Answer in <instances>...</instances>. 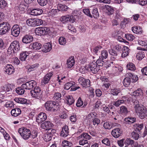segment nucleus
Returning <instances> with one entry per match:
<instances>
[{
  "mask_svg": "<svg viewBox=\"0 0 147 147\" xmlns=\"http://www.w3.org/2000/svg\"><path fill=\"white\" fill-rule=\"evenodd\" d=\"M123 48L121 55L122 57L124 58L128 55L129 49L128 47L124 46H123Z\"/></svg>",
  "mask_w": 147,
  "mask_h": 147,
  "instance_id": "473e14b6",
  "label": "nucleus"
},
{
  "mask_svg": "<svg viewBox=\"0 0 147 147\" xmlns=\"http://www.w3.org/2000/svg\"><path fill=\"white\" fill-rule=\"evenodd\" d=\"M125 37L126 39L128 40L132 41L135 38V37L132 34H125Z\"/></svg>",
  "mask_w": 147,
  "mask_h": 147,
  "instance_id": "5fc2aeb1",
  "label": "nucleus"
},
{
  "mask_svg": "<svg viewBox=\"0 0 147 147\" xmlns=\"http://www.w3.org/2000/svg\"><path fill=\"white\" fill-rule=\"evenodd\" d=\"M50 29L48 27H39L35 30V33L37 35H45L50 33Z\"/></svg>",
  "mask_w": 147,
  "mask_h": 147,
  "instance_id": "0eeeda50",
  "label": "nucleus"
},
{
  "mask_svg": "<svg viewBox=\"0 0 147 147\" xmlns=\"http://www.w3.org/2000/svg\"><path fill=\"white\" fill-rule=\"evenodd\" d=\"M27 7L22 4H20L17 7V9L18 12L20 13H23L25 9H26Z\"/></svg>",
  "mask_w": 147,
  "mask_h": 147,
  "instance_id": "f704fd0d",
  "label": "nucleus"
},
{
  "mask_svg": "<svg viewBox=\"0 0 147 147\" xmlns=\"http://www.w3.org/2000/svg\"><path fill=\"white\" fill-rule=\"evenodd\" d=\"M101 55V56H100V57L103 59H106L108 57V53L107 50H104L102 51Z\"/></svg>",
  "mask_w": 147,
  "mask_h": 147,
  "instance_id": "09e8293b",
  "label": "nucleus"
},
{
  "mask_svg": "<svg viewBox=\"0 0 147 147\" xmlns=\"http://www.w3.org/2000/svg\"><path fill=\"white\" fill-rule=\"evenodd\" d=\"M47 116L45 113L42 112L40 113L36 118V121L39 123H41L46 120Z\"/></svg>",
  "mask_w": 147,
  "mask_h": 147,
  "instance_id": "dca6fc26",
  "label": "nucleus"
},
{
  "mask_svg": "<svg viewBox=\"0 0 147 147\" xmlns=\"http://www.w3.org/2000/svg\"><path fill=\"white\" fill-rule=\"evenodd\" d=\"M131 135L133 138L136 140H138L139 137V134L135 130L131 133Z\"/></svg>",
  "mask_w": 147,
  "mask_h": 147,
  "instance_id": "603ef678",
  "label": "nucleus"
},
{
  "mask_svg": "<svg viewBox=\"0 0 147 147\" xmlns=\"http://www.w3.org/2000/svg\"><path fill=\"white\" fill-rule=\"evenodd\" d=\"M122 131L120 129L117 128L113 129L111 131V134L114 138H117L119 137L121 135Z\"/></svg>",
  "mask_w": 147,
  "mask_h": 147,
  "instance_id": "aec40b11",
  "label": "nucleus"
},
{
  "mask_svg": "<svg viewBox=\"0 0 147 147\" xmlns=\"http://www.w3.org/2000/svg\"><path fill=\"white\" fill-rule=\"evenodd\" d=\"M125 143L128 145H131L132 147H134L135 141L130 138H127L125 141Z\"/></svg>",
  "mask_w": 147,
  "mask_h": 147,
  "instance_id": "a19ab883",
  "label": "nucleus"
},
{
  "mask_svg": "<svg viewBox=\"0 0 147 147\" xmlns=\"http://www.w3.org/2000/svg\"><path fill=\"white\" fill-rule=\"evenodd\" d=\"M26 23L28 26L34 27L41 25L43 24V22L40 19H29L26 20Z\"/></svg>",
  "mask_w": 147,
  "mask_h": 147,
  "instance_id": "39448f33",
  "label": "nucleus"
},
{
  "mask_svg": "<svg viewBox=\"0 0 147 147\" xmlns=\"http://www.w3.org/2000/svg\"><path fill=\"white\" fill-rule=\"evenodd\" d=\"M30 47L31 49L36 50L40 49L42 47L41 44L38 42H35L30 44Z\"/></svg>",
  "mask_w": 147,
  "mask_h": 147,
  "instance_id": "5701e85b",
  "label": "nucleus"
},
{
  "mask_svg": "<svg viewBox=\"0 0 147 147\" xmlns=\"http://www.w3.org/2000/svg\"><path fill=\"white\" fill-rule=\"evenodd\" d=\"M120 112L121 114L125 115L128 113L129 111L125 106H122L120 107Z\"/></svg>",
  "mask_w": 147,
  "mask_h": 147,
  "instance_id": "4c0bfd02",
  "label": "nucleus"
},
{
  "mask_svg": "<svg viewBox=\"0 0 147 147\" xmlns=\"http://www.w3.org/2000/svg\"><path fill=\"white\" fill-rule=\"evenodd\" d=\"M66 102L67 105H70L74 103V100L72 96L68 95L66 96Z\"/></svg>",
  "mask_w": 147,
  "mask_h": 147,
  "instance_id": "c756f323",
  "label": "nucleus"
},
{
  "mask_svg": "<svg viewBox=\"0 0 147 147\" xmlns=\"http://www.w3.org/2000/svg\"><path fill=\"white\" fill-rule=\"evenodd\" d=\"M36 82L34 80H32L23 84L22 85V86L25 89L30 90L33 87H36Z\"/></svg>",
  "mask_w": 147,
  "mask_h": 147,
  "instance_id": "9d476101",
  "label": "nucleus"
},
{
  "mask_svg": "<svg viewBox=\"0 0 147 147\" xmlns=\"http://www.w3.org/2000/svg\"><path fill=\"white\" fill-rule=\"evenodd\" d=\"M93 125H96L99 124L100 122V120L94 117L92 119Z\"/></svg>",
  "mask_w": 147,
  "mask_h": 147,
  "instance_id": "0e129e2a",
  "label": "nucleus"
},
{
  "mask_svg": "<svg viewBox=\"0 0 147 147\" xmlns=\"http://www.w3.org/2000/svg\"><path fill=\"white\" fill-rule=\"evenodd\" d=\"M67 27L69 30H70L71 32H76V30L72 25L69 24Z\"/></svg>",
  "mask_w": 147,
  "mask_h": 147,
  "instance_id": "69168bd1",
  "label": "nucleus"
},
{
  "mask_svg": "<svg viewBox=\"0 0 147 147\" xmlns=\"http://www.w3.org/2000/svg\"><path fill=\"white\" fill-rule=\"evenodd\" d=\"M79 143L80 145L82 146L88 144L87 140L84 139L80 140L79 141Z\"/></svg>",
  "mask_w": 147,
  "mask_h": 147,
  "instance_id": "338daca9",
  "label": "nucleus"
},
{
  "mask_svg": "<svg viewBox=\"0 0 147 147\" xmlns=\"http://www.w3.org/2000/svg\"><path fill=\"white\" fill-rule=\"evenodd\" d=\"M54 126L53 123L50 121H45L41 125V127L42 129L46 130H48Z\"/></svg>",
  "mask_w": 147,
  "mask_h": 147,
  "instance_id": "2eb2a0df",
  "label": "nucleus"
},
{
  "mask_svg": "<svg viewBox=\"0 0 147 147\" xmlns=\"http://www.w3.org/2000/svg\"><path fill=\"white\" fill-rule=\"evenodd\" d=\"M53 75L52 72H49L47 74L41 81L42 84H47Z\"/></svg>",
  "mask_w": 147,
  "mask_h": 147,
  "instance_id": "f3484780",
  "label": "nucleus"
},
{
  "mask_svg": "<svg viewBox=\"0 0 147 147\" xmlns=\"http://www.w3.org/2000/svg\"><path fill=\"white\" fill-rule=\"evenodd\" d=\"M37 1L41 6L46 5L48 2L47 0H37Z\"/></svg>",
  "mask_w": 147,
  "mask_h": 147,
  "instance_id": "680f3d73",
  "label": "nucleus"
},
{
  "mask_svg": "<svg viewBox=\"0 0 147 147\" xmlns=\"http://www.w3.org/2000/svg\"><path fill=\"white\" fill-rule=\"evenodd\" d=\"M75 83L73 82H68L66 83L65 85V89L67 90L69 89L70 88V91H75L80 88L79 86L76 87Z\"/></svg>",
  "mask_w": 147,
  "mask_h": 147,
  "instance_id": "9b49d317",
  "label": "nucleus"
},
{
  "mask_svg": "<svg viewBox=\"0 0 147 147\" xmlns=\"http://www.w3.org/2000/svg\"><path fill=\"white\" fill-rule=\"evenodd\" d=\"M58 9H53L50 11L49 12V14L53 16H56L59 12Z\"/></svg>",
  "mask_w": 147,
  "mask_h": 147,
  "instance_id": "de8ad7c7",
  "label": "nucleus"
},
{
  "mask_svg": "<svg viewBox=\"0 0 147 147\" xmlns=\"http://www.w3.org/2000/svg\"><path fill=\"white\" fill-rule=\"evenodd\" d=\"M44 106L47 111L51 112L56 111L59 108L54 101L51 100L47 101L45 104Z\"/></svg>",
  "mask_w": 147,
  "mask_h": 147,
  "instance_id": "f03ea898",
  "label": "nucleus"
},
{
  "mask_svg": "<svg viewBox=\"0 0 147 147\" xmlns=\"http://www.w3.org/2000/svg\"><path fill=\"white\" fill-rule=\"evenodd\" d=\"M20 49L19 42L15 40L11 42L9 47L7 51L10 53H16Z\"/></svg>",
  "mask_w": 147,
  "mask_h": 147,
  "instance_id": "20e7f679",
  "label": "nucleus"
},
{
  "mask_svg": "<svg viewBox=\"0 0 147 147\" xmlns=\"http://www.w3.org/2000/svg\"><path fill=\"white\" fill-rule=\"evenodd\" d=\"M121 92L119 88H114L111 90L110 92L111 94L114 96H117Z\"/></svg>",
  "mask_w": 147,
  "mask_h": 147,
  "instance_id": "79ce46f5",
  "label": "nucleus"
},
{
  "mask_svg": "<svg viewBox=\"0 0 147 147\" xmlns=\"http://www.w3.org/2000/svg\"><path fill=\"white\" fill-rule=\"evenodd\" d=\"M117 125V124L113 123L111 121H107L104 123L103 127L106 129H110L116 126Z\"/></svg>",
  "mask_w": 147,
  "mask_h": 147,
  "instance_id": "6ab92c4d",
  "label": "nucleus"
},
{
  "mask_svg": "<svg viewBox=\"0 0 147 147\" xmlns=\"http://www.w3.org/2000/svg\"><path fill=\"white\" fill-rule=\"evenodd\" d=\"M134 109L136 113L139 114V117L141 119H143L147 116V110L144 107L137 104L135 106Z\"/></svg>",
  "mask_w": 147,
  "mask_h": 147,
  "instance_id": "f257e3e1",
  "label": "nucleus"
},
{
  "mask_svg": "<svg viewBox=\"0 0 147 147\" xmlns=\"http://www.w3.org/2000/svg\"><path fill=\"white\" fill-rule=\"evenodd\" d=\"M120 32L117 30H115L113 32L112 34V36L115 37H120L121 35V34H120Z\"/></svg>",
  "mask_w": 147,
  "mask_h": 147,
  "instance_id": "052dcab7",
  "label": "nucleus"
},
{
  "mask_svg": "<svg viewBox=\"0 0 147 147\" xmlns=\"http://www.w3.org/2000/svg\"><path fill=\"white\" fill-rule=\"evenodd\" d=\"M18 132L20 134L22 137L25 140H28L31 135L30 130L24 127L19 128L18 130Z\"/></svg>",
  "mask_w": 147,
  "mask_h": 147,
  "instance_id": "7ed1b4c3",
  "label": "nucleus"
},
{
  "mask_svg": "<svg viewBox=\"0 0 147 147\" xmlns=\"http://www.w3.org/2000/svg\"><path fill=\"white\" fill-rule=\"evenodd\" d=\"M7 6L6 2L4 0H0V8L3 9Z\"/></svg>",
  "mask_w": 147,
  "mask_h": 147,
  "instance_id": "6e6d98bb",
  "label": "nucleus"
},
{
  "mask_svg": "<svg viewBox=\"0 0 147 147\" xmlns=\"http://www.w3.org/2000/svg\"><path fill=\"white\" fill-rule=\"evenodd\" d=\"M57 8L58 9L59 11H67L68 7L65 5L59 4L57 5Z\"/></svg>",
  "mask_w": 147,
  "mask_h": 147,
  "instance_id": "e433bc0d",
  "label": "nucleus"
},
{
  "mask_svg": "<svg viewBox=\"0 0 147 147\" xmlns=\"http://www.w3.org/2000/svg\"><path fill=\"white\" fill-rule=\"evenodd\" d=\"M15 87V85L13 84H8L7 85H5L3 87L5 89L4 90L7 92L11 91Z\"/></svg>",
  "mask_w": 147,
  "mask_h": 147,
  "instance_id": "c85d7f7f",
  "label": "nucleus"
},
{
  "mask_svg": "<svg viewBox=\"0 0 147 147\" xmlns=\"http://www.w3.org/2000/svg\"><path fill=\"white\" fill-rule=\"evenodd\" d=\"M21 86V87H19L16 88V91L18 94L22 95L24 93L25 90Z\"/></svg>",
  "mask_w": 147,
  "mask_h": 147,
  "instance_id": "37998d69",
  "label": "nucleus"
},
{
  "mask_svg": "<svg viewBox=\"0 0 147 147\" xmlns=\"http://www.w3.org/2000/svg\"><path fill=\"white\" fill-rule=\"evenodd\" d=\"M31 95L36 99H40L42 96V92L38 87H35L34 90L30 91Z\"/></svg>",
  "mask_w": 147,
  "mask_h": 147,
  "instance_id": "423d86ee",
  "label": "nucleus"
},
{
  "mask_svg": "<svg viewBox=\"0 0 147 147\" xmlns=\"http://www.w3.org/2000/svg\"><path fill=\"white\" fill-rule=\"evenodd\" d=\"M59 42L60 45H64L66 43V40L64 37H60L59 39Z\"/></svg>",
  "mask_w": 147,
  "mask_h": 147,
  "instance_id": "8fccbe9b",
  "label": "nucleus"
},
{
  "mask_svg": "<svg viewBox=\"0 0 147 147\" xmlns=\"http://www.w3.org/2000/svg\"><path fill=\"white\" fill-rule=\"evenodd\" d=\"M78 81L79 83L84 87H89L90 86V81L88 79H86L82 77H80Z\"/></svg>",
  "mask_w": 147,
  "mask_h": 147,
  "instance_id": "f8f14e48",
  "label": "nucleus"
},
{
  "mask_svg": "<svg viewBox=\"0 0 147 147\" xmlns=\"http://www.w3.org/2000/svg\"><path fill=\"white\" fill-rule=\"evenodd\" d=\"M97 66L95 62H92L89 65L90 71L94 74L96 73L100 70V67Z\"/></svg>",
  "mask_w": 147,
  "mask_h": 147,
  "instance_id": "ddd939ff",
  "label": "nucleus"
},
{
  "mask_svg": "<svg viewBox=\"0 0 147 147\" xmlns=\"http://www.w3.org/2000/svg\"><path fill=\"white\" fill-rule=\"evenodd\" d=\"M11 26L9 23L4 22L0 24V35L7 33L10 30Z\"/></svg>",
  "mask_w": 147,
  "mask_h": 147,
  "instance_id": "6e6552de",
  "label": "nucleus"
},
{
  "mask_svg": "<svg viewBox=\"0 0 147 147\" xmlns=\"http://www.w3.org/2000/svg\"><path fill=\"white\" fill-rule=\"evenodd\" d=\"M75 61L74 58H71L68 59L67 61V67L71 68L74 64Z\"/></svg>",
  "mask_w": 147,
  "mask_h": 147,
  "instance_id": "2f4dec72",
  "label": "nucleus"
},
{
  "mask_svg": "<svg viewBox=\"0 0 147 147\" xmlns=\"http://www.w3.org/2000/svg\"><path fill=\"white\" fill-rule=\"evenodd\" d=\"M145 53L142 51H140L136 55V57L138 60L142 59L145 57Z\"/></svg>",
  "mask_w": 147,
  "mask_h": 147,
  "instance_id": "ea45409f",
  "label": "nucleus"
},
{
  "mask_svg": "<svg viewBox=\"0 0 147 147\" xmlns=\"http://www.w3.org/2000/svg\"><path fill=\"white\" fill-rule=\"evenodd\" d=\"M5 69V71L8 74H11L14 72V67L11 65H7Z\"/></svg>",
  "mask_w": 147,
  "mask_h": 147,
  "instance_id": "a878e982",
  "label": "nucleus"
},
{
  "mask_svg": "<svg viewBox=\"0 0 147 147\" xmlns=\"http://www.w3.org/2000/svg\"><path fill=\"white\" fill-rule=\"evenodd\" d=\"M131 80L129 78L126 77L124 79L123 82V83L124 86L125 87H127L130 85Z\"/></svg>",
  "mask_w": 147,
  "mask_h": 147,
  "instance_id": "49530a36",
  "label": "nucleus"
},
{
  "mask_svg": "<svg viewBox=\"0 0 147 147\" xmlns=\"http://www.w3.org/2000/svg\"><path fill=\"white\" fill-rule=\"evenodd\" d=\"M109 52L111 55V59L112 61H114L117 58V53L114 49H110L109 50Z\"/></svg>",
  "mask_w": 147,
  "mask_h": 147,
  "instance_id": "b1692460",
  "label": "nucleus"
},
{
  "mask_svg": "<svg viewBox=\"0 0 147 147\" xmlns=\"http://www.w3.org/2000/svg\"><path fill=\"white\" fill-rule=\"evenodd\" d=\"M21 110L19 108H16L13 109L11 111V115L14 117L18 116L21 114Z\"/></svg>",
  "mask_w": 147,
  "mask_h": 147,
  "instance_id": "cd10ccee",
  "label": "nucleus"
},
{
  "mask_svg": "<svg viewBox=\"0 0 147 147\" xmlns=\"http://www.w3.org/2000/svg\"><path fill=\"white\" fill-rule=\"evenodd\" d=\"M123 101L121 100H118L117 101L113 102V105L116 107L119 106L121 104H123Z\"/></svg>",
  "mask_w": 147,
  "mask_h": 147,
  "instance_id": "e2e57ef3",
  "label": "nucleus"
},
{
  "mask_svg": "<svg viewBox=\"0 0 147 147\" xmlns=\"http://www.w3.org/2000/svg\"><path fill=\"white\" fill-rule=\"evenodd\" d=\"M52 49V44L48 42L45 44L43 46L42 50L45 53L49 52Z\"/></svg>",
  "mask_w": 147,
  "mask_h": 147,
  "instance_id": "412c9836",
  "label": "nucleus"
},
{
  "mask_svg": "<svg viewBox=\"0 0 147 147\" xmlns=\"http://www.w3.org/2000/svg\"><path fill=\"white\" fill-rule=\"evenodd\" d=\"M136 128L135 129V130L136 131H140L144 127V124H136Z\"/></svg>",
  "mask_w": 147,
  "mask_h": 147,
  "instance_id": "864d4df0",
  "label": "nucleus"
},
{
  "mask_svg": "<svg viewBox=\"0 0 147 147\" xmlns=\"http://www.w3.org/2000/svg\"><path fill=\"white\" fill-rule=\"evenodd\" d=\"M33 38L32 36L30 35H26L22 38L23 42L25 44L30 43L33 40Z\"/></svg>",
  "mask_w": 147,
  "mask_h": 147,
  "instance_id": "a211bd4d",
  "label": "nucleus"
},
{
  "mask_svg": "<svg viewBox=\"0 0 147 147\" xmlns=\"http://www.w3.org/2000/svg\"><path fill=\"white\" fill-rule=\"evenodd\" d=\"M11 34L13 36L17 37L20 33V27L18 25H14L11 30Z\"/></svg>",
  "mask_w": 147,
  "mask_h": 147,
  "instance_id": "4468645a",
  "label": "nucleus"
},
{
  "mask_svg": "<svg viewBox=\"0 0 147 147\" xmlns=\"http://www.w3.org/2000/svg\"><path fill=\"white\" fill-rule=\"evenodd\" d=\"M69 129L67 125H65L62 128V131L61 133V135L65 137L69 134Z\"/></svg>",
  "mask_w": 147,
  "mask_h": 147,
  "instance_id": "4be33fe9",
  "label": "nucleus"
},
{
  "mask_svg": "<svg viewBox=\"0 0 147 147\" xmlns=\"http://www.w3.org/2000/svg\"><path fill=\"white\" fill-rule=\"evenodd\" d=\"M96 114L95 113H89L86 116L87 119H94V117H96Z\"/></svg>",
  "mask_w": 147,
  "mask_h": 147,
  "instance_id": "bf43d9fd",
  "label": "nucleus"
},
{
  "mask_svg": "<svg viewBox=\"0 0 147 147\" xmlns=\"http://www.w3.org/2000/svg\"><path fill=\"white\" fill-rule=\"evenodd\" d=\"M43 10L40 9H34L31 10V15L33 16L40 15L43 13Z\"/></svg>",
  "mask_w": 147,
  "mask_h": 147,
  "instance_id": "393cba45",
  "label": "nucleus"
},
{
  "mask_svg": "<svg viewBox=\"0 0 147 147\" xmlns=\"http://www.w3.org/2000/svg\"><path fill=\"white\" fill-rule=\"evenodd\" d=\"M106 13L109 16H114V9L113 7L108 5L106 6Z\"/></svg>",
  "mask_w": 147,
  "mask_h": 147,
  "instance_id": "bb28decb",
  "label": "nucleus"
},
{
  "mask_svg": "<svg viewBox=\"0 0 147 147\" xmlns=\"http://www.w3.org/2000/svg\"><path fill=\"white\" fill-rule=\"evenodd\" d=\"M76 18L75 17L70 15H67L62 16L60 18V20L63 23L67 22L73 23L75 22Z\"/></svg>",
  "mask_w": 147,
  "mask_h": 147,
  "instance_id": "1a4fd4ad",
  "label": "nucleus"
},
{
  "mask_svg": "<svg viewBox=\"0 0 147 147\" xmlns=\"http://www.w3.org/2000/svg\"><path fill=\"white\" fill-rule=\"evenodd\" d=\"M28 56V55L27 54V52L24 51L20 54V59L22 61H24Z\"/></svg>",
  "mask_w": 147,
  "mask_h": 147,
  "instance_id": "a18cd8bd",
  "label": "nucleus"
},
{
  "mask_svg": "<svg viewBox=\"0 0 147 147\" xmlns=\"http://www.w3.org/2000/svg\"><path fill=\"white\" fill-rule=\"evenodd\" d=\"M62 145L64 147H70L71 145V144L69 141L64 140L63 142Z\"/></svg>",
  "mask_w": 147,
  "mask_h": 147,
  "instance_id": "4d7b16f0",
  "label": "nucleus"
},
{
  "mask_svg": "<svg viewBox=\"0 0 147 147\" xmlns=\"http://www.w3.org/2000/svg\"><path fill=\"white\" fill-rule=\"evenodd\" d=\"M52 136L51 134H49L48 133L45 134L43 137L44 140L46 142H48L50 141L52 139Z\"/></svg>",
  "mask_w": 147,
  "mask_h": 147,
  "instance_id": "c03bdc74",
  "label": "nucleus"
},
{
  "mask_svg": "<svg viewBox=\"0 0 147 147\" xmlns=\"http://www.w3.org/2000/svg\"><path fill=\"white\" fill-rule=\"evenodd\" d=\"M5 106L7 108L12 107L13 106V102L12 101H9L6 102Z\"/></svg>",
  "mask_w": 147,
  "mask_h": 147,
  "instance_id": "774afa93",
  "label": "nucleus"
},
{
  "mask_svg": "<svg viewBox=\"0 0 147 147\" xmlns=\"http://www.w3.org/2000/svg\"><path fill=\"white\" fill-rule=\"evenodd\" d=\"M125 121L128 124L132 123L136 121V118L135 117H128L124 119Z\"/></svg>",
  "mask_w": 147,
  "mask_h": 147,
  "instance_id": "c9c22d12",
  "label": "nucleus"
},
{
  "mask_svg": "<svg viewBox=\"0 0 147 147\" xmlns=\"http://www.w3.org/2000/svg\"><path fill=\"white\" fill-rule=\"evenodd\" d=\"M83 12L86 15L89 16L91 18H92V15L90 13L89 9H83Z\"/></svg>",
  "mask_w": 147,
  "mask_h": 147,
  "instance_id": "13d9d810",
  "label": "nucleus"
},
{
  "mask_svg": "<svg viewBox=\"0 0 147 147\" xmlns=\"http://www.w3.org/2000/svg\"><path fill=\"white\" fill-rule=\"evenodd\" d=\"M127 69L129 70L134 71L136 69L135 65L132 63H129L127 65Z\"/></svg>",
  "mask_w": 147,
  "mask_h": 147,
  "instance_id": "3c124183",
  "label": "nucleus"
},
{
  "mask_svg": "<svg viewBox=\"0 0 147 147\" xmlns=\"http://www.w3.org/2000/svg\"><path fill=\"white\" fill-rule=\"evenodd\" d=\"M91 138V137L87 133H83L82 134L78 137L79 139H86L90 140Z\"/></svg>",
  "mask_w": 147,
  "mask_h": 147,
  "instance_id": "72a5a7b5",
  "label": "nucleus"
},
{
  "mask_svg": "<svg viewBox=\"0 0 147 147\" xmlns=\"http://www.w3.org/2000/svg\"><path fill=\"white\" fill-rule=\"evenodd\" d=\"M92 16H93L95 18H98L99 17V13L98 11V9L97 8H94L92 12Z\"/></svg>",
  "mask_w": 147,
  "mask_h": 147,
  "instance_id": "58836bf2",
  "label": "nucleus"
},
{
  "mask_svg": "<svg viewBox=\"0 0 147 147\" xmlns=\"http://www.w3.org/2000/svg\"><path fill=\"white\" fill-rule=\"evenodd\" d=\"M132 30L133 32L136 34H141L142 33V31L141 27L137 26H134L132 28Z\"/></svg>",
  "mask_w": 147,
  "mask_h": 147,
  "instance_id": "7c9ffc66",
  "label": "nucleus"
}]
</instances>
